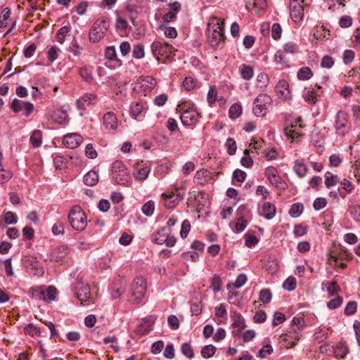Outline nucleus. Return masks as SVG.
I'll return each instance as SVG.
<instances>
[{"mask_svg": "<svg viewBox=\"0 0 360 360\" xmlns=\"http://www.w3.org/2000/svg\"><path fill=\"white\" fill-rule=\"evenodd\" d=\"M110 27L109 20L107 17L97 19L93 24L89 33V39L91 43L100 41L105 35Z\"/></svg>", "mask_w": 360, "mask_h": 360, "instance_id": "obj_1", "label": "nucleus"}, {"mask_svg": "<svg viewBox=\"0 0 360 360\" xmlns=\"http://www.w3.org/2000/svg\"><path fill=\"white\" fill-rule=\"evenodd\" d=\"M111 175L115 184L128 186L130 184V175L127 167L120 160L112 163Z\"/></svg>", "mask_w": 360, "mask_h": 360, "instance_id": "obj_2", "label": "nucleus"}, {"mask_svg": "<svg viewBox=\"0 0 360 360\" xmlns=\"http://www.w3.org/2000/svg\"><path fill=\"white\" fill-rule=\"evenodd\" d=\"M146 292V281L143 277L136 278L131 285L129 301L132 304L139 303L144 297Z\"/></svg>", "mask_w": 360, "mask_h": 360, "instance_id": "obj_3", "label": "nucleus"}, {"mask_svg": "<svg viewBox=\"0 0 360 360\" xmlns=\"http://www.w3.org/2000/svg\"><path fill=\"white\" fill-rule=\"evenodd\" d=\"M68 220L75 230L83 231L86 226V217L79 206L72 207L68 214Z\"/></svg>", "mask_w": 360, "mask_h": 360, "instance_id": "obj_4", "label": "nucleus"}, {"mask_svg": "<svg viewBox=\"0 0 360 360\" xmlns=\"http://www.w3.org/2000/svg\"><path fill=\"white\" fill-rule=\"evenodd\" d=\"M271 98L266 94H261L257 96L254 101L253 112L257 117L264 116L266 110L271 105Z\"/></svg>", "mask_w": 360, "mask_h": 360, "instance_id": "obj_5", "label": "nucleus"}, {"mask_svg": "<svg viewBox=\"0 0 360 360\" xmlns=\"http://www.w3.org/2000/svg\"><path fill=\"white\" fill-rule=\"evenodd\" d=\"M336 134L345 136L350 131L347 114L342 110L338 112L334 123Z\"/></svg>", "mask_w": 360, "mask_h": 360, "instance_id": "obj_6", "label": "nucleus"}, {"mask_svg": "<svg viewBox=\"0 0 360 360\" xmlns=\"http://www.w3.org/2000/svg\"><path fill=\"white\" fill-rule=\"evenodd\" d=\"M152 241L158 245L165 244L167 247H173L176 242V238L170 236V231H167V227H163L152 236Z\"/></svg>", "mask_w": 360, "mask_h": 360, "instance_id": "obj_7", "label": "nucleus"}, {"mask_svg": "<svg viewBox=\"0 0 360 360\" xmlns=\"http://www.w3.org/2000/svg\"><path fill=\"white\" fill-rule=\"evenodd\" d=\"M155 85L156 81L152 77H139L134 83V90L146 96Z\"/></svg>", "mask_w": 360, "mask_h": 360, "instance_id": "obj_8", "label": "nucleus"}, {"mask_svg": "<svg viewBox=\"0 0 360 360\" xmlns=\"http://www.w3.org/2000/svg\"><path fill=\"white\" fill-rule=\"evenodd\" d=\"M301 117L295 119V122L292 123L290 126H286L284 129V133L288 139L292 141L302 136V129L304 127L302 123Z\"/></svg>", "mask_w": 360, "mask_h": 360, "instance_id": "obj_9", "label": "nucleus"}, {"mask_svg": "<svg viewBox=\"0 0 360 360\" xmlns=\"http://www.w3.org/2000/svg\"><path fill=\"white\" fill-rule=\"evenodd\" d=\"M304 0H290L289 8L291 18L294 22H300L304 16Z\"/></svg>", "mask_w": 360, "mask_h": 360, "instance_id": "obj_10", "label": "nucleus"}, {"mask_svg": "<svg viewBox=\"0 0 360 360\" xmlns=\"http://www.w3.org/2000/svg\"><path fill=\"white\" fill-rule=\"evenodd\" d=\"M177 110L183 111L180 118L184 125L191 126L198 121L200 116L195 110L193 108L184 110L181 105H178Z\"/></svg>", "mask_w": 360, "mask_h": 360, "instance_id": "obj_11", "label": "nucleus"}, {"mask_svg": "<svg viewBox=\"0 0 360 360\" xmlns=\"http://www.w3.org/2000/svg\"><path fill=\"white\" fill-rule=\"evenodd\" d=\"M151 49L153 55L159 60V56H166L168 57L171 54H174L176 51L173 46L167 43H161L160 41H154L151 45Z\"/></svg>", "mask_w": 360, "mask_h": 360, "instance_id": "obj_12", "label": "nucleus"}, {"mask_svg": "<svg viewBox=\"0 0 360 360\" xmlns=\"http://www.w3.org/2000/svg\"><path fill=\"white\" fill-rule=\"evenodd\" d=\"M264 174L272 185L280 189H285L286 183L279 176L278 172L275 167H266Z\"/></svg>", "mask_w": 360, "mask_h": 360, "instance_id": "obj_13", "label": "nucleus"}, {"mask_svg": "<svg viewBox=\"0 0 360 360\" xmlns=\"http://www.w3.org/2000/svg\"><path fill=\"white\" fill-rule=\"evenodd\" d=\"M184 193H181L179 188H175L174 191H172L168 194H162V197L164 198L165 206L170 209L175 207L184 198Z\"/></svg>", "mask_w": 360, "mask_h": 360, "instance_id": "obj_14", "label": "nucleus"}, {"mask_svg": "<svg viewBox=\"0 0 360 360\" xmlns=\"http://www.w3.org/2000/svg\"><path fill=\"white\" fill-rule=\"evenodd\" d=\"M304 324V321L302 318H296L294 317L292 319V328L295 333V337H292L291 335H288L284 340L289 341L286 346L289 347H292L296 345L297 341L300 339L297 331H300L302 330Z\"/></svg>", "mask_w": 360, "mask_h": 360, "instance_id": "obj_15", "label": "nucleus"}, {"mask_svg": "<svg viewBox=\"0 0 360 360\" xmlns=\"http://www.w3.org/2000/svg\"><path fill=\"white\" fill-rule=\"evenodd\" d=\"M11 108L13 112L16 113L23 111V115L26 117L30 116L34 110V105L32 103L28 101L19 100L18 98L13 100Z\"/></svg>", "mask_w": 360, "mask_h": 360, "instance_id": "obj_16", "label": "nucleus"}, {"mask_svg": "<svg viewBox=\"0 0 360 360\" xmlns=\"http://www.w3.org/2000/svg\"><path fill=\"white\" fill-rule=\"evenodd\" d=\"M75 291L77 299L82 303L86 302L90 298V287L87 283L82 281L77 282L75 285Z\"/></svg>", "mask_w": 360, "mask_h": 360, "instance_id": "obj_17", "label": "nucleus"}, {"mask_svg": "<svg viewBox=\"0 0 360 360\" xmlns=\"http://www.w3.org/2000/svg\"><path fill=\"white\" fill-rule=\"evenodd\" d=\"M83 141V138L77 133L68 134L63 137L64 145L69 148H75Z\"/></svg>", "mask_w": 360, "mask_h": 360, "instance_id": "obj_18", "label": "nucleus"}, {"mask_svg": "<svg viewBox=\"0 0 360 360\" xmlns=\"http://www.w3.org/2000/svg\"><path fill=\"white\" fill-rule=\"evenodd\" d=\"M69 252V248L67 245H59L53 250L49 259L52 262H58L65 257Z\"/></svg>", "mask_w": 360, "mask_h": 360, "instance_id": "obj_19", "label": "nucleus"}, {"mask_svg": "<svg viewBox=\"0 0 360 360\" xmlns=\"http://www.w3.org/2000/svg\"><path fill=\"white\" fill-rule=\"evenodd\" d=\"M276 91L277 95L284 100H288L291 98L289 85L286 80H280L276 86Z\"/></svg>", "mask_w": 360, "mask_h": 360, "instance_id": "obj_20", "label": "nucleus"}, {"mask_svg": "<svg viewBox=\"0 0 360 360\" xmlns=\"http://www.w3.org/2000/svg\"><path fill=\"white\" fill-rule=\"evenodd\" d=\"M25 266L27 269L34 271V274L38 276L44 275V270L41 266V263L35 257H30L25 260Z\"/></svg>", "mask_w": 360, "mask_h": 360, "instance_id": "obj_21", "label": "nucleus"}, {"mask_svg": "<svg viewBox=\"0 0 360 360\" xmlns=\"http://www.w3.org/2000/svg\"><path fill=\"white\" fill-rule=\"evenodd\" d=\"M103 123L107 130H115L118 126L117 118L112 112H108L103 115Z\"/></svg>", "mask_w": 360, "mask_h": 360, "instance_id": "obj_22", "label": "nucleus"}, {"mask_svg": "<svg viewBox=\"0 0 360 360\" xmlns=\"http://www.w3.org/2000/svg\"><path fill=\"white\" fill-rule=\"evenodd\" d=\"M171 11L163 15V20L165 22H169L176 18V13L181 10V5L179 1H174L169 4Z\"/></svg>", "mask_w": 360, "mask_h": 360, "instance_id": "obj_23", "label": "nucleus"}, {"mask_svg": "<svg viewBox=\"0 0 360 360\" xmlns=\"http://www.w3.org/2000/svg\"><path fill=\"white\" fill-rule=\"evenodd\" d=\"M208 41L212 47H218L225 40L224 32H207Z\"/></svg>", "mask_w": 360, "mask_h": 360, "instance_id": "obj_24", "label": "nucleus"}, {"mask_svg": "<svg viewBox=\"0 0 360 360\" xmlns=\"http://www.w3.org/2000/svg\"><path fill=\"white\" fill-rule=\"evenodd\" d=\"M224 20L212 17L208 23L207 32H224Z\"/></svg>", "mask_w": 360, "mask_h": 360, "instance_id": "obj_25", "label": "nucleus"}, {"mask_svg": "<svg viewBox=\"0 0 360 360\" xmlns=\"http://www.w3.org/2000/svg\"><path fill=\"white\" fill-rule=\"evenodd\" d=\"M212 178V174L207 169L198 171L194 177V182L197 184L204 186Z\"/></svg>", "mask_w": 360, "mask_h": 360, "instance_id": "obj_26", "label": "nucleus"}, {"mask_svg": "<svg viewBox=\"0 0 360 360\" xmlns=\"http://www.w3.org/2000/svg\"><path fill=\"white\" fill-rule=\"evenodd\" d=\"M150 172V167L148 166L142 167L137 166L136 170L134 172V176L138 181H144L147 179Z\"/></svg>", "mask_w": 360, "mask_h": 360, "instance_id": "obj_27", "label": "nucleus"}, {"mask_svg": "<svg viewBox=\"0 0 360 360\" xmlns=\"http://www.w3.org/2000/svg\"><path fill=\"white\" fill-rule=\"evenodd\" d=\"M2 221H4L5 225L2 224L0 221V226L6 227L8 225H13L18 222V216L13 212L7 211L4 212L2 214Z\"/></svg>", "mask_w": 360, "mask_h": 360, "instance_id": "obj_28", "label": "nucleus"}, {"mask_svg": "<svg viewBox=\"0 0 360 360\" xmlns=\"http://www.w3.org/2000/svg\"><path fill=\"white\" fill-rule=\"evenodd\" d=\"M262 216L265 219L270 220L273 219L276 214V207L269 202H264L262 206Z\"/></svg>", "mask_w": 360, "mask_h": 360, "instance_id": "obj_29", "label": "nucleus"}, {"mask_svg": "<svg viewBox=\"0 0 360 360\" xmlns=\"http://www.w3.org/2000/svg\"><path fill=\"white\" fill-rule=\"evenodd\" d=\"M98 181V174L94 170L88 172L84 176V182L87 186H94Z\"/></svg>", "mask_w": 360, "mask_h": 360, "instance_id": "obj_30", "label": "nucleus"}, {"mask_svg": "<svg viewBox=\"0 0 360 360\" xmlns=\"http://www.w3.org/2000/svg\"><path fill=\"white\" fill-rule=\"evenodd\" d=\"M53 120L58 124H65L68 122V114L62 110H57L53 112Z\"/></svg>", "mask_w": 360, "mask_h": 360, "instance_id": "obj_31", "label": "nucleus"}, {"mask_svg": "<svg viewBox=\"0 0 360 360\" xmlns=\"http://www.w3.org/2000/svg\"><path fill=\"white\" fill-rule=\"evenodd\" d=\"M30 143L33 147L37 148L42 143V133L40 130H34L30 136Z\"/></svg>", "mask_w": 360, "mask_h": 360, "instance_id": "obj_32", "label": "nucleus"}, {"mask_svg": "<svg viewBox=\"0 0 360 360\" xmlns=\"http://www.w3.org/2000/svg\"><path fill=\"white\" fill-rule=\"evenodd\" d=\"M240 72L243 79L245 80H250L253 77L254 74L252 68L245 64L240 66Z\"/></svg>", "mask_w": 360, "mask_h": 360, "instance_id": "obj_33", "label": "nucleus"}, {"mask_svg": "<svg viewBox=\"0 0 360 360\" xmlns=\"http://www.w3.org/2000/svg\"><path fill=\"white\" fill-rule=\"evenodd\" d=\"M294 171L295 173L300 176L303 177L307 172V167L306 165H304L303 162L296 160L294 164L293 167Z\"/></svg>", "mask_w": 360, "mask_h": 360, "instance_id": "obj_34", "label": "nucleus"}, {"mask_svg": "<svg viewBox=\"0 0 360 360\" xmlns=\"http://www.w3.org/2000/svg\"><path fill=\"white\" fill-rule=\"evenodd\" d=\"M303 209L304 207L302 203H294L289 210V214L292 217L297 218L302 214Z\"/></svg>", "mask_w": 360, "mask_h": 360, "instance_id": "obj_35", "label": "nucleus"}, {"mask_svg": "<svg viewBox=\"0 0 360 360\" xmlns=\"http://www.w3.org/2000/svg\"><path fill=\"white\" fill-rule=\"evenodd\" d=\"M312 75V71L308 67L300 69L297 74V78L301 80L309 79Z\"/></svg>", "mask_w": 360, "mask_h": 360, "instance_id": "obj_36", "label": "nucleus"}, {"mask_svg": "<svg viewBox=\"0 0 360 360\" xmlns=\"http://www.w3.org/2000/svg\"><path fill=\"white\" fill-rule=\"evenodd\" d=\"M350 215L356 221H360V205L357 204H351L349 207Z\"/></svg>", "mask_w": 360, "mask_h": 360, "instance_id": "obj_37", "label": "nucleus"}, {"mask_svg": "<svg viewBox=\"0 0 360 360\" xmlns=\"http://www.w3.org/2000/svg\"><path fill=\"white\" fill-rule=\"evenodd\" d=\"M269 77L264 72H260L257 77V86L260 89H264L268 85Z\"/></svg>", "mask_w": 360, "mask_h": 360, "instance_id": "obj_38", "label": "nucleus"}, {"mask_svg": "<svg viewBox=\"0 0 360 360\" xmlns=\"http://www.w3.org/2000/svg\"><path fill=\"white\" fill-rule=\"evenodd\" d=\"M143 109V104L138 102L132 103L130 106L131 114L134 118H136L142 112Z\"/></svg>", "mask_w": 360, "mask_h": 360, "instance_id": "obj_39", "label": "nucleus"}, {"mask_svg": "<svg viewBox=\"0 0 360 360\" xmlns=\"http://www.w3.org/2000/svg\"><path fill=\"white\" fill-rule=\"evenodd\" d=\"M242 113V107L238 103L232 105L229 109V117L231 119L238 118Z\"/></svg>", "mask_w": 360, "mask_h": 360, "instance_id": "obj_40", "label": "nucleus"}, {"mask_svg": "<svg viewBox=\"0 0 360 360\" xmlns=\"http://www.w3.org/2000/svg\"><path fill=\"white\" fill-rule=\"evenodd\" d=\"M30 292L34 299L39 300H46L44 290H42L41 288H32L30 289Z\"/></svg>", "mask_w": 360, "mask_h": 360, "instance_id": "obj_41", "label": "nucleus"}, {"mask_svg": "<svg viewBox=\"0 0 360 360\" xmlns=\"http://www.w3.org/2000/svg\"><path fill=\"white\" fill-rule=\"evenodd\" d=\"M348 352V347L343 344L337 346L334 349L335 356L338 358H344Z\"/></svg>", "mask_w": 360, "mask_h": 360, "instance_id": "obj_42", "label": "nucleus"}, {"mask_svg": "<svg viewBox=\"0 0 360 360\" xmlns=\"http://www.w3.org/2000/svg\"><path fill=\"white\" fill-rule=\"evenodd\" d=\"M216 347L212 345H205L202 348L201 354L204 358H210L214 356Z\"/></svg>", "mask_w": 360, "mask_h": 360, "instance_id": "obj_43", "label": "nucleus"}, {"mask_svg": "<svg viewBox=\"0 0 360 360\" xmlns=\"http://www.w3.org/2000/svg\"><path fill=\"white\" fill-rule=\"evenodd\" d=\"M155 210V202L152 200H149L146 202L142 207V211L143 214L147 216H151Z\"/></svg>", "mask_w": 360, "mask_h": 360, "instance_id": "obj_44", "label": "nucleus"}, {"mask_svg": "<svg viewBox=\"0 0 360 360\" xmlns=\"http://www.w3.org/2000/svg\"><path fill=\"white\" fill-rule=\"evenodd\" d=\"M222 282L220 277L218 275H214L211 280L210 288L214 292H217L221 290Z\"/></svg>", "mask_w": 360, "mask_h": 360, "instance_id": "obj_45", "label": "nucleus"}, {"mask_svg": "<svg viewBox=\"0 0 360 360\" xmlns=\"http://www.w3.org/2000/svg\"><path fill=\"white\" fill-rule=\"evenodd\" d=\"M272 298V294L269 289H262L259 292V300L263 303H269Z\"/></svg>", "mask_w": 360, "mask_h": 360, "instance_id": "obj_46", "label": "nucleus"}, {"mask_svg": "<svg viewBox=\"0 0 360 360\" xmlns=\"http://www.w3.org/2000/svg\"><path fill=\"white\" fill-rule=\"evenodd\" d=\"M144 47L141 44H138L134 46L133 48V56L135 58L141 59L144 57Z\"/></svg>", "mask_w": 360, "mask_h": 360, "instance_id": "obj_47", "label": "nucleus"}, {"mask_svg": "<svg viewBox=\"0 0 360 360\" xmlns=\"http://www.w3.org/2000/svg\"><path fill=\"white\" fill-rule=\"evenodd\" d=\"M217 99V91L215 86H212L210 87L209 91L207 96V100L208 103L211 105Z\"/></svg>", "mask_w": 360, "mask_h": 360, "instance_id": "obj_48", "label": "nucleus"}, {"mask_svg": "<svg viewBox=\"0 0 360 360\" xmlns=\"http://www.w3.org/2000/svg\"><path fill=\"white\" fill-rule=\"evenodd\" d=\"M70 29L68 26H63L60 28L56 34L58 42L63 44L64 42L65 35L70 32Z\"/></svg>", "mask_w": 360, "mask_h": 360, "instance_id": "obj_49", "label": "nucleus"}, {"mask_svg": "<svg viewBox=\"0 0 360 360\" xmlns=\"http://www.w3.org/2000/svg\"><path fill=\"white\" fill-rule=\"evenodd\" d=\"M44 294L46 295V300L53 301L57 295V290L53 286H49L48 288L44 290Z\"/></svg>", "mask_w": 360, "mask_h": 360, "instance_id": "obj_50", "label": "nucleus"}, {"mask_svg": "<svg viewBox=\"0 0 360 360\" xmlns=\"http://www.w3.org/2000/svg\"><path fill=\"white\" fill-rule=\"evenodd\" d=\"M296 287V280L293 277H288L283 283V288L288 290L292 291Z\"/></svg>", "mask_w": 360, "mask_h": 360, "instance_id": "obj_51", "label": "nucleus"}, {"mask_svg": "<svg viewBox=\"0 0 360 360\" xmlns=\"http://www.w3.org/2000/svg\"><path fill=\"white\" fill-rule=\"evenodd\" d=\"M241 165L247 168H250L253 165V160L249 156V150H245L244 156L240 160Z\"/></svg>", "mask_w": 360, "mask_h": 360, "instance_id": "obj_52", "label": "nucleus"}, {"mask_svg": "<svg viewBox=\"0 0 360 360\" xmlns=\"http://www.w3.org/2000/svg\"><path fill=\"white\" fill-rule=\"evenodd\" d=\"M273 352V348L271 345H264L257 354V356L262 359L266 358L270 355Z\"/></svg>", "mask_w": 360, "mask_h": 360, "instance_id": "obj_53", "label": "nucleus"}, {"mask_svg": "<svg viewBox=\"0 0 360 360\" xmlns=\"http://www.w3.org/2000/svg\"><path fill=\"white\" fill-rule=\"evenodd\" d=\"M304 99L305 101L314 104L316 102V94L314 91V89L312 90H308L307 92L304 94Z\"/></svg>", "mask_w": 360, "mask_h": 360, "instance_id": "obj_54", "label": "nucleus"}, {"mask_svg": "<svg viewBox=\"0 0 360 360\" xmlns=\"http://www.w3.org/2000/svg\"><path fill=\"white\" fill-rule=\"evenodd\" d=\"M226 146L227 148V153L229 155H233L235 154L237 147H236V143L233 139L229 138L226 140Z\"/></svg>", "mask_w": 360, "mask_h": 360, "instance_id": "obj_55", "label": "nucleus"}, {"mask_svg": "<svg viewBox=\"0 0 360 360\" xmlns=\"http://www.w3.org/2000/svg\"><path fill=\"white\" fill-rule=\"evenodd\" d=\"M191 230V224L188 220H184L182 222L181 228L180 231V236L182 238H185L187 237L189 231Z\"/></svg>", "mask_w": 360, "mask_h": 360, "instance_id": "obj_56", "label": "nucleus"}, {"mask_svg": "<svg viewBox=\"0 0 360 360\" xmlns=\"http://www.w3.org/2000/svg\"><path fill=\"white\" fill-rule=\"evenodd\" d=\"M160 28L164 30L165 35L167 37L175 38L177 36V32L174 27L161 25Z\"/></svg>", "mask_w": 360, "mask_h": 360, "instance_id": "obj_57", "label": "nucleus"}, {"mask_svg": "<svg viewBox=\"0 0 360 360\" xmlns=\"http://www.w3.org/2000/svg\"><path fill=\"white\" fill-rule=\"evenodd\" d=\"M181 352L188 359H192L194 356L191 346L188 343H184L181 345Z\"/></svg>", "mask_w": 360, "mask_h": 360, "instance_id": "obj_58", "label": "nucleus"}, {"mask_svg": "<svg viewBox=\"0 0 360 360\" xmlns=\"http://www.w3.org/2000/svg\"><path fill=\"white\" fill-rule=\"evenodd\" d=\"M314 337L318 342H322L328 338V333L323 329H319L314 333Z\"/></svg>", "mask_w": 360, "mask_h": 360, "instance_id": "obj_59", "label": "nucleus"}, {"mask_svg": "<svg viewBox=\"0 0 360 360\" xmlns=\"http://www.w3.org/2000/svg\"><path fill=\"white\" fill-rule=\"evenodd\" d=\"M282 29L278 23H274L271 27V36L274 39H278L281 38Z\"/></svg>", "mask_w": 360, "mask_h": 360, "instance_id": "obj_60", "label": "nucleus"}, {"mask_svg": "<svg viewBox=\"0 0 360 360\" xmlns=\"http://www.w3.org/2000/svg\"><path fill=\"white\" fill-rule=\"evenodd\" d=\"M326 289L330 295H333L340 290V288L335 281L328 283L326 284Z\"/></svg>", "mask_w": 360, "mask_h": 360, "instance_id": "obj_61", "label": "nucleus"}, {"mask_svg": "<svg viewBox=\"0 0 360 360\" xmlns=\"http://www.w3.org/2000/svg\"><path fill=\"white\" fill-rule=\"evenodd\" d=\"M246 177V173L240 169H236L233 174V179L238 182H243Z\"/></svg>", "mask_w": 360, "mask_h": 360, "instance_id": "obj_62", "label": "nucleus"}, {"mask_svg": "<svg viewBox=\"0 0 360 360\" xmlns=\"http://www.w3.org/2000/svg\"><path fill=\"white\" fill-rule=\"evenodd\" d=\"M327 201L324 198H317L315 199L313 207L316 210H320L326 207Z\"/></svg>", "mask_w": 360, "mask_h": 360, "instance_id": "obj_63", "label": "nucleus"}, {"mask_svg": "<svg viewBox=\"0 0 360 360\" xmlns=\"http://www.w3.org/2000/svg\"><path fill=\"white\" fill-rule=\"evenodd\" d=\"M195 86V80L190 77H187L184 79L183 82V86L184 89L187 91H191L193 89V88Z\"/></svg>", "mask_w": 360, "mask_h": 360, "instance_id": "obj_64", "label": "nucleus"}]
</instances>
